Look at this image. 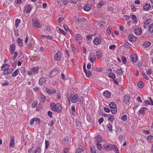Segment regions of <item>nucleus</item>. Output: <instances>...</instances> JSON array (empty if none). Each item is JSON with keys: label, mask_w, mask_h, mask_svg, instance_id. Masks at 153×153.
<instances>
[{"label": "nucleus", "mask_w": 153, "mask_h": 153, "mask_svg": "<svg viewBox=\"0 0 153 153\" xmlns=\"http://www.w3.org/2000/svg\"><path fill=\"white\" fill-rule=\"evenodd\" d=\"M107 127L108 130L110 131H111L112 130V126L110 124H108L107 125Z\"/></svg>", "instance_id": "obj_46"}, {"label": "nucleus", "mask_w": 153, "mask_h": 153, "mask_svg": "<svg viewBox=\"0 0 153 153\" xmlns=\"http://www.w3.org/2000/svg\"><path fill=\"white\" fill-rule=\"evenodd\" d=\"M108 120L111 122L113 121L114 120V116L113 115H111L109 116L108 117Z\"/></svg>", "instance_id": "obj_49"}, {"label": "nucleus", "mask_w": 153, "mask_h": 153, "mask_svg": "<svg viewBox=\"0 0 153 153\" xmlns=\"http://www.w3.org/2000/svg\"><path fill=\"white\" fill-rule=\"evenodd\" d=\"M41 149L40 147H37L34 153H41Z\"/></svg>", "instance_id": "obj_38"}, {"label": "nucleus", "mask_w": 153, "mask_h": 153, "mask_svg": "<svg viewBox=\"0 0 153 153\" xmlns=\"http://www.w3.org/2000/svg\"><path fill=\"white\" fill-rule=\"evenodd\" d=\"M97 148L99 150H102L101 145L99 143H97Z\"/></svg>", "instance_id": "obj_50"}, {"label": "nucleus", "mask_w": 153, "mask_h": 153, "mask_svg": "<svg viewBox=\"0 0 153 153\" xmlns=\"http://www.w3.org/2000/svg\"><path fill=\"white\" fill-rule=\"evenodd\" d=\"M18 55V53L17 51H16L14 53V56L13 57V59L15 60L16 59V58L17 57Z\"/></svg>", "instance_id": "obj_55"}, {"label": "nucleus", "mask_w": 153, "mask_h": 153, "mask_svg": "<svg viewBox=\"0 0 153 153\" xmlns=\"http://www.w3.org/2000/svg\"><path fill=\"white\" fill-rule=\"evenodd\" d=\"M50 106L52 110L58 113L60 112L62 109L61 105L59 103L55 104L52 103L50 105Z\"/></svg>", "instance_id": "obj_1"}, {"label": "nucleus", "mask_w": 153, "mask_h": 153, "mask_svg": "<svg viewBox=\"0 0 153 153\" xmlns=\"http://www.w3.org/2000/svg\"><path fill=\"white\" fill-rule=\"evenodd\" d=\"M146 72L148 75H150L152 73V70L150 69H148V70L146 71Z\"/></svg>", "instance_id": "obj_64"}, {"label": "nucleus", "mask_w": 153, "mask_h": 153, "mask_svg": "<svg viewBox=\"0 0 153 153\" xmlns=\"http://www.w3.org/2000/svg\"><path fill=\"white\" fill-rule=\"evenodd\" d=\"M15 145L14 138L13 136H11L10 137V146L14 147Z\"/></svg>", "instance_id": "obj_13"}, {"label": "nucleus", "mask_w": 153, "mask_h": 153, "mask_svg": "<svg viewBox=\"0 0 153 153\" xmlns=\"http://www.w3.org/2000/svg\"><path fill=\"white\" fill-rule=\"evenodd\" d=\"M151 7V6L149 3H147L143 6V9L145 10H149Z\"/></svg>", "instance_id": "obj_21"}, {"label": "nucleus", "mask_w": 153, "mask_h": 153, "mask_svg": "<svg viewBox=\"0 0 153 153\" xmlns=\"http://www.w3.org/2000/svg\"><path fill=\"white\" fill-rule=\"evenodd\" d=\"M13 69H8L7 71H5L3 72L4 75H8L12 73Z\"/></svg>", "instance_id": "obj_22"}, {"label": "nucleus", "mask_w": 153, "mask_h": 153, "mask_svg": "<svg viewBox=\"0 0 153 153\" xmlns=\"http://www.w3.org/2000/svg\"><path fill=\"white\" fill-rule=\"evenodd\" d=\"M17 42L18 45L22 47L23 45V43L22 40L21 39L19 38L17 39Z\"/></svg>", "instance_id": "obj_26"}, {"label": "nucleus", "mask_w": 153, "mask_h": 153, "mask_svg": "<svg viewBox=\"0 0 153 153\" xmlns=\"http://www.w3.org/2000/svg\"><path fill=\"white\" fill-rule=\"evenodd\" d=\"M115 72L116 74H118L119 75H120L123 72L122 69H121L117 70Z\"/></svg>", "instance_id": "obj_41"}, {"label": "nucleus", "mask_w": 153, "mask_h": 153, "mask_svg": "<svg viewBox=\"0 0 153 153\" xmlns=\"http://www.w3.org/2000/svg\"><path fill=\"white\" fill-rule=\"evenodd\" d=\"M102 52L101 51H97L96 52L97 57L99 59H100L102 58Z\"/></svg>", "instance_id": "obj_16"}, {"label": "nucleus", "mask_w": 153, "mask_h": 153, "mask_svg": "<svg viewBox=\"0 0 153 153\" xmlns=\"http://www.w3.org/2000/svg\"><path fill=\"white\" fill-rule=\"evenodd\" d=\"M20 20L19 19H16L15 21V27H17L20 23Z\"/></svg>", "instance_id": "obj_34"}, {"label": "nucleus", "mask_w": 153, "mask_h": 153, "mask_svg": "<svg viewBox=\"0 0 153 153\" xmlns=\"http://www.w3.org/2000/svg\"><path fill=\"white\" fill-rule=\"evenodd\" d=\"M91 151V153H96V151L94 146L90 148Z\"/></svg>", "instance_id": "obj_56"}, {"label": "nucleus", "mask_w": 153, "mask_h": 153, "mask_svg": "<svg viewBox=\"0 0 153 153\" xmlns=\"http://www.w3.org/2000/svg\"><path fill=\"white\" fill-rule=\"evenodd\" d=\"M150 101H149L148 100H146L144 102V105L145 106H147L148 105H153V102L152 100V99L150 98H149Z\"/></svg>", "instance_id": "obj_14"}, {"label": "nucleus", "mask_w": 153, "mask_h": 153, "mask_svg": "<svg viewBox=\"0 0 153 153\" xmlns=\"http://www.w3.org/2000/svg\"><path fill=\"white\" fill-rule=\"evenodd\" d=\"M130 57L132 61L134 63H136L137 60V56L135 54H131Z\"/></svg>", "instance_id": "obj_12"}, {"label": "nucleus", "mask_w": 153, "mask_h": 153, "mask_svg": "<svg viewBox=\"0 0 153 153\" xmlns=\"http://www.w3.org/2000/svg\"><path fill=\"white\" fill-rule=\"evenodd\" d=\"M128 39L131 42H135L137 40V38L133 35L129 34L128 36Z\"/></svg>", "instance_id": "obj_10"}, {"label": "nucleus", "mask_w": 153, "mask_h": 153, "mask_svg": "<svg viewBox=\"0 0 153 153\" xmlns=\"http://www.w3.org/2000/svg\"><path fill=\"white\" fill-rule=\"evenodd\" d=\"M122 129L119 126H118L116 128V131L117 132H120L122 131Z\"/></svg>", "instance_id": "obj_54"}, {"label": "nucleus", "mask_w": 153, "mask_h": 153, "mask_svg": "<svg viewBox=\"0 0 153 153\" xmlns=\"http://www.w3.org/2000/svg\"><path fill=\"white\" fill-rule=\"evenodd\" d=\"M114 145L111 144H108L104 146V148L105 150L107 151H111L112 149L113 150V148H114Z\"/></svg>", "instance_id": "obj_5"}, {"label": "nucleus", "mask_w": 153, "mask_h": 153, "mask_svg": "<svg viewBox=\"0 0 153 153\" xmlns=\"http://www.w3.org/2000/svg\"><path fill=\"white\" fill-rule=\"evenodd\" d=\"M46 100V98L43 94H41L40 96V101L42 102H44Z\"/></svg>", "instance_id": "obj_30"}, {"label": "nucleus", "mask_w": 153, "mask_h": 153, "mask_svg": "<svg viewBox=\"0 0 153 153\" xmlns=\"http://www.w3.org/2000/svg\"><path fill=\"white\" fill-rule=\"evenodd\" d=\"M109 76L113 79H114L115 77V74L112 72H110L108 75Z\"/></svg>", "instance_id": "obj_43"}, {"label": "nucleus", "mask_w": 153, "mask_h": 153, "mask_svg": "<svg viewBox=\"0 0 153 153\" xmlns=\"http://www.w3.org/2000/svg\"><path fill=\"white\" fill-rule=\"evenodd\" d=\"M116 46L115 45H113L110 46L109 47V49L111 50H114Z\"/></svg>", "instance_id": "obj_61"}, {"label": "nucleus", "mask_w": 153, "mask_h": 153, "mask_svg": "<svg viewBox=\"0 0 153 153\" xmlns=\"http://www.w3.org/2000/svg\"><path fill=\"white\" fill-rule=\"evenodd\" d=\"M114 148H113V150H114L116 153H119V150L117 148V146L115 145H114Z\"/></svg>", "instance_id": "obj_40"}, {"label": "nucleus", "mask_w": 153, "mask_h": 153, "mask_svg": "<svg viewBox=\"0 0 153 153\" xmlns=\"http://www.w3.org/2000/svg\"><path fill=\"white\" fill-rule=\"evenodd\" d=\"M32 7L30 5H27L25 8V12L27 13H29L31 10Z\"/></svg>", "instance_id": "obj_17"}, {"label": "nucleus", "mask_w": 153, "mask_h": 153, "mask_svg": "<svg viewBox=\"0 0 153 153\" xmlns=\"http://www.w3.org/2000/svg\"><path fill=\"white\" fill-rule=\"evenodd\" d=\"M19 73V71L18 69H16L15 71L12 74V76L13 77H15L18 75Z\"/></svg>", "instance_id": "obj_36"}, {"label": "nucleus", "mask_w": 153, "mask_h": 153, "mask_svg": "<svg viewBox=\"0 0 153 153\" xmlns=\"http://www.w3.org/2000/svg\"><path fill=\"white\" fill-rule=\"evenodd\" d=\"M71 50L73 53H75L76 51V49L74 46L71 47Z\"/></svg>", "instance_id": "obj_57"}, {"label": "nucleus", "mask_w": 153, "mask_h": 153, "mask_svg": "<svg viewBox=\"0 0 153 153\" xmlns=\"http://www.w3.org/2000/svg\"><path fill=\"white\" fill-rule=\"evenodd\" d=\"M101 39L98 37L96 38L93 40L94 43L96 45H99L101 43Z\"/></svg>", "instance_id": "obj_8"}, {"label": "nucleus", "mask_w": 153, "mask_h": 153, "mask_svg": "<svg viewBox=\"0 0 153 153\" xmlns=\"http://www.w3.org/2000/svg\"><path fill=\"white\" fill-rule=\"evenodd\" d=\"M130 100V96L129 94H127L126 95L123 99L124 102H125L126 104H127L128 103Z\"/></svg>", "instance_id": "obj_11"}, {"label": "nucleus", "mask_w": 153, "mask_h": 153, "mask_svg": "<svg viewBox=\"0 0 153 153\" xmlns=\"http://www.w3.org/2000/svg\"><path fill=\"white\" fill-rule=\"evenodd\" d=\"M34 120L35 122L38 125L40 123L41 121L40 119L37 118H34Z\"/></svg>", "instance_id": "obj_39"}, {"label": "nucleus", "mask_w": 153, "mask_h": 153, "mask_svg": "<svg viewBox=\"0 0 153 153\" xmlns=\"http://www.w3.org/2000/svg\"><path fill=\"white\" fill-rule=\"evenodd\" d=\"M132 19L135 23H137V19L136 18V16L134 14L132 15Z\"/></svg>", "instance_id": "obj_35"}, {"label": "nucleus", "mask_w": 153, "mask_h": 153, "mask_svg": "<svg viewBox=\"0 0 153 153\" xmlns=\"http://www.w3.org/2000/svg\"><path fill=\"white\" fill-rule=\"evenodd\" d=\"M76 124L77 126H81V123L78 120H76Z\"/></svg>", "instance_id": "obj_62"}, {"label": "nucleus", "mask_w": 153, "mask_h": 153, "mask_svg": "<svg viewBox=\"0 0 153 153\" xmlns=\"http://www.w3.org/2000/svg\"><path fill=\"white\" fill-rule=\"evenodd\" d=\"M16 49V46L14 44H11L10 48L9 51L11 54H13Z\"/></svg>", "instance_id": "obj_9"}, {"label": "nucleus", "mask_w": 153, "mask_h": 153, "mask_svg": "<svg viewBox=\"0 0 153 153\" xmlns=\"http://www.w3.org/2000/svg\"><path fill=\"white\" fill-rule=\"evenodd\" d=\"M6 64H4L1 67V70L2 71H7L6 70V67L5 66Z\"/></svg>", "instance_id": "obj_48"}, {"label": "nucleus", "mask_w": 153, "mask_h": 153, "mask_svg": "<svg viewBox=\"0 0 153 153\" xmlns=\"http://www.w3.org/2000/svg\"><path fill=\"white\" fill-rule=\"evenodd\" d=\"M127 116L126 114L123 115L121 118V119L123 121H126L127 120Z\"/></svg>", "instance_id": "obj_44"}, {"label": "nucleus", "mask_w": 153, "mask_h": 153, "mask_svg": "<svg viewBox=\"0 0 153 153\" xmlns=\"http://www.w3.org/2000/svg\"><path fill=\"white\" fill-rule=\"evenodd\" d=\"M123 46L127 48H130L131 46V44H130L128 42H125L123 44Z\"/></svg>", "instance_id": "obj_31"}, {"label": "nucleus", "mask_w": 153, "mask_h": 153, "mask_svg": "<svg viewBox=\"0 0 153 153\" xmlns=\"http://www.w3.org/2000/svg\"><path fill=\"white\" fill-rule=\"evenodd\" d=\"M151 45V43L149 42H146L143 44V46L144 48H148Z\"/></svg>", "instance_id": "obj_29"}, {"label": "nucleus", "mask_w": 153, "mask_h": 153, "mask_svg": "<svg viewBox=\"0 0 153 153\" xmlns=\"http://www.w3.org/2000/svg\"><path fill=\"white\" fill-rule=\"evenodd\" d=\"M59 31L60 33H61L64 35H66L67 34V33L65 32L63 30L60 28L59 29Z\"/></svg>", "instance_id": "obj_47"}, {"label": "nucleus", "mask_w": 153, "mask_h": 153, "mask_svg": "<svg viewBox=\"0 0 153 153\" xmlns=\"http://www.w3.org/2000/svg\"><path fill=\"white\" fill-rule=\"evenodd\" d=\"M103 117H101L100 119L98 120V123L99 124H101L103 122Z\"/></svg>", "instance_id": "obj_63"}, {"label": "nucleus", "mask_w": 153, "mask_h": 153, "mask_svg": "<svg viewBox=\"0 0 153 153\" xmlns=\"http://www.w3.org/2000/svg\"><path fill=\"white\" fill-rule=\"evenodd\" d=\"M52 27L50 26H46L44 28V31L46 33H48L51 30Z\"/></svg>", "instance_id": "obj_24"}, {"label": "nucleus", "mask_w": 153, "mask_h": 153, "mask_svg": "<svg viewBox=\"0 0 153 153\" xmlns=\"http://www.w3.org/2000/svg\"><path fill=\"white\" fill-rule=\"evenodd\" d=\"M134 32L135 34L137 35H140L142 33L141 29L140 28L135 29Z\"/></svg>", "instance_id": "obj_18"}, {"label": "nucleus", "mask_w": 153, "mask_h": 153, "mask_svg": "<svg viewBox=\"0 0 153 153\" xmlns=\"http://www.w3.org/2000/svg\"><path fill=\"white\" fill-rule=\"evenodd\" d=\"M56 121V120L55 119L54 120H52L50 124H48V125L50 126L51 127L54 123Z\"/></svg>", "instance_id": "obj_58"}, {"label": "nucleus", "mask_w": 153, "mask_h": 153, "mask_svg": "<svg viewBox=\"0 0 153 153\" xmlns=\"http://www.w3.org/2000/svg\"><path fill=\"white\" fill-rule=\"evenodd\" d=\"M45 149H47L48 147V146L49 145V141L45 140Z\"/></svg>", "instance_id": "obj_51"}, {"label": "nucleus", "mask_w": 153, "mask_h": 153, "mask_svg": "<svg viewBox=\"0 0 153 153\" xmlns=\"http://www.w3.org/2000/svg\"><path fill=\"white\" fill-rule=\"evenodd\" d=\"M105 22L103 21H100L98 23V26L100 28H102L105 27Z\"/></svg>", "instance_id": "obj_19"}, {"label": "nucleus", "mask_w": 153, "mask_h": 153, "mask_svg": "<svg viewBox=\"0 0 153 153\" xmlns=\"http://www.w3.org/2000/svg\"><path fill=\"white\" fill-rule=\"evenodd\" d=\"M109 105L110 108L113 109L111 110V113L113 114H115L117 111L116 105L115 103L113 102H111V103L109 104Z\"/></svg>", "instance_id": "obj_2"}, {"label": "nucleus", "mask_w": 153, "mask_h": 153, "mask_svg": "<svg viewBox=\"0 0 153 153\" xmlns=\"http://www.w3.org/2000/svg\"><path fill=\"white\" fill-rule=\"evenodd\" d=\"M85 73L86 76L88 77H89L91 75V72L90 70H87Z\"/></svg>", "instance_id": "obj_33"}, {"label": "nucleus", "mask_w": 153, "mask_h": 153, "mask_svg": "<svg viewBox=\"0 0 153 153\" xmlns=\"http://www.w3.org/2000/svg\"><path fill=\"white\" fill-rule=\"evenodd\" d=\"M102 139L100 135H99L97 136V142H98V143H100L102 141Z\"/></svg>", "instance_id": "obj_45"}, {"label": "nucleus", "mask_w": 153, "mask_h": 153, "mask_svg": "<svg viewBox=\"0 0 153 153\" xmlns=\"http://www.w3.org/2000/svg\"><path fill=\"white\" fill-rule=\"evenodd\" d=\"M89 59L92 63H94V61L96 59L95 54L93 52L90 53L89 56Z\"/></svg>", "instance_id": "obj_7"}, {"label": "nucleus", "mask_w": 153, "mask_h": 153, "mask_svg": "<svg viewBox=\"0 0 153 153\" xmlns=\"http://www.w3.org/2000/svg\"><path fill=\"white\" fill-rule=\"evenodd\" d=\"M104 96L108 98H109L111 96V93L108 91H106L103 93Z\"/></svg>", "instance_id": "obj_23"}, {"label": "nucleus", "mask_w": 153, "mask_h": 153, "mask_svg": "<svg viewBox=\"0 0 153 153\" xmlns=\"http://www.w3.org/2000/svg\"><path fill=\"white\" fill-rule=\"evenodd\" d=\"M63 153H69V149L68 148H65L64 149Z\"/></svg>", "instance_id": "obj_60"}, {"label": "nucleus", "mask_w": 153, "mask_h": 153, "mask_svg": "<svg viewBox=\"0 0 153 153\" xmlns=\"http://www.w3.org/2000/svg\"><path fill=\"white\" fill-rule=\"evenodd\" d=\"M111 28L110 27H108L107 29V30H106V32L109 35H110L111 33Z\"/></svg>", "instance_id": "obj_52"}, {"label": "nucleus", "mask_w": 153, "mask_h": 153, "mask_svg": "<svg viewBox=\"0 0 153 153\" xmlns=\"http://www.w3.org/2000/svg\"><path fill=\"white\" fill-rule=\"evenodd\" d=\"M149 31L150 33H153V23H152L149 26Z\"/></svg>", "instance_id": "obj_37"}, {"label": "nucleus", "mask_w": 153, "mask_h": 153, "mask_svg": "<svg viewBox=\"0 0 153 153\" xmlns=\"http://www.w3.org/2000/svg\"><path fill=\"white\" fill-rule=\"evenodd\" d=\"M122 62L124 64H125L126 62V59L125 57L123 56L122 57Z\"/></svg>", "instance_id": "obj_53"}, {"label": "nucleus", "mask_w": 153, "mask_h": 153, "mask_svg": "<svg viewBox=\"0 0 153 153\" xmlns=\"http://www.w3.org/2000/svg\"><path fill=\"white\" fill-rule=\"evenodd\" d=\"M78 96L77 94H76L72 97V98L71 100V102L72 103H74L76 102L78 100Z\"/></svg>", "instance_id": "obj_15"}, {"label": "nucleus", "mask_w": 153, "mask_h": 153, "mask_svg": "<svg viewBox=\"0 0 153 153\" xmlns=\"http://www.w3.org/2000/svg\"><path fill=\"white\" fill-rule=\"evenodd\" d=\"M32 25L33 26L36 28H41L42 27V25L39 22V21L36 19H33L32 20Z\"/></svg>", "instance_id": "obj_3"}, {"label": "nucleus", "mask_w": 153, "mask_h": 153, "mask_svg": "<svg viewBox=\"0 0 153 153\" xmlns=\"http://www.w3.org/2000/svg\"><path fill=\"white\" fill-rule=\"evenodd\" d=\"M105 2L101 0L100 3H99L97 5V7L98 8H100L102 6H104L105 4Z\"/></svg>", "instance_id": "obj_28"}, {"label": "nucleus", "mask_w": 153, "mask_h": 153, "mask_svg": "<svg viewBox=\"0 0 153 153\" xmlns=\"http://www.w3.org/2000/svg\"><path fill=\"white\" fill-rule=\"evenodd\" d=\"M61 58V52L59 51H58L54 56V59L56 60H60Z\"/></svg>", "instance_id": "obj_6"}, {"label": "nucleus", "mask_w": 153, "mask_h": 153, "mask_svg": "<svg viewBox=\"0 0 153 153\" xmlns=\"http://www.w3.org/2000/svg\"><path fill=\"white\" fill-rule=\"evenodd\" d=\"M138 87L139 88H142L143 86V83L142 81H140L137 84Z\"/></svg>", "instance_id": "obj_32"}, {"label": "nucleus", "mask_w": 153, "mask_h": 153, "mask_svg": "<svg viewBox=\"0 0 153 153\" xmlns=\"http://www.w3.org/2000/svg\"><path fill=\"white\" fill-rule=\"evenodd\" d=\"M142 75L143 77L146 80L149 79V78L148 77L147 75L145 73H143L142 74Z\"/></svg>", "instance_id": "obj_59"}, {"label": "nucleus", "mask_w": 153, "mask_h": 153, "mask_svg": "<svg viewBox=\"0 0 153 153\" xmlns=\"http://www.w3.org/2000/svg\"><path fill=\"white\" fill-rule=\"evenodd\" d=\"M38 68L36 67H34L31 69L30 70L31 72H33L34 73H35L37 72L38 71Z\"/></svg>", "instance_id": "obj_42"}, {"label": "nucleus", "mask_w": 153, "mask_h": 153, "mask_svg": "<svg viewBox=\"0 0 153 153\" xmlns=\"http://www.w3.org/2000/svg\"><path fill=\"white\" fill-rule=\"evenodd\" d=\"M74 39L79 45L81 44V41L82 39V37L81 35L78 34H76L75 36Z\"/></svg>", "instance_id": "obj_4"}, {"label": "nucleus", "mask_w": 153, "mask_h": 153, "mask_svg": "<svg viewBox=\"0 0 153 153\" xmlns=\"http://www.w3.org/2000/svg\"><path fill=\"white\" fill-rule=\"evenodd\" d=\"M91 5L90 4H86L84 6V9L86 11H88L91 9Z\"/></svg>", "instance_id": "obj_20"}, {"label": "nucleus", "mask_w": 153, "mask_h": 153, "mask_svg": "<svg viewBox=\"0 0 153 153\" xmlns=\"http://www.w3.org/2000/svg\"><path fill=\"white\" fill-rule=\"evenodd\" d=\"M46 78H40L39 79V84L40 85H42L44 83H45L46 81Z\"/></svg>", "instance_id": "obj_25"}, {"label": "nucleus", "mask_w": 153, "mask_h": 153, "mask_svg": "<svg viewBox=\"0 0 153 153\" xmlns=\"http://www.w3.org/2000/svg\"><path fill=\"white\" fill-rule=\"evenodd\" d=\"M147 108L146 107H143L141 108L138 111V112L141 114H143L145 113V112L144 110L146 109H147Z\"/></svg>", "instance_id": "obj_27"}]
</instances>
